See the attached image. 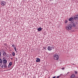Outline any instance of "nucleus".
<instances>
[{
	"instance_id": "aec40b11",
	"label": "nucleus",
	"mask_w": 78,
	"mask_h": 78,
	"mask_svg": "<svg viewBox=\"0 0 78 78\" xmlns=\"http://www.w3.org/2000/svg\"><path fill=\"white\" fill-rule=\"evenodd\" d=\"M9 67H10V62L9 63V65H8L9 68Z\"/></svg>"
},
{
	"instance_id": "a878e982",
	"label": "nucleus",
	"mask_w": 78,
	"mask_h": 78,
	"mask_svg": "<svg viewBox=\"0 0 78 78\" xmlns=\"http://www.w3.org/2000/svg\"><path fill=\"white\" fill-rule=\"evenodd\" d=\"M67 21H65V23H67Z\"/></svg>"
},
{
	"instance_id": "a211bd4d",
	"label": "nucleus",
	"mask_w": 78,
	"mask_h": 78,
	"mask_svg": "<svg viewBox=\"0 0 78 78\" xmlns=\"http://www.w3.org/2000/svg\"><path fill=\"white\" fill-rule=\"evenodd\" d=\"M73 27H75V23H73Z\"/></svg>"
},
{
	"instance_id": "f03ea898",
	"label": "nucleus",
	"mask_w": 78,
	"mask_h": 78,
	"mask_svg": "<svg viewBox=\"0 0 78 78\" xmlns=\"http://www.w3.org/2000/svg\"><path fill=\"white\" fill-rule=\"evenodd\" d=\"M53 58L55 60H58L59 56L58 55H55L53 56Z\"/></svg>"
},
{
	"instance_id": "0eeeda50",
	"label": "nucleus",
	"mask_w": 78,
	"mask_h": 78,
	"mask_svg": "<svg viewBox=\"0 0 78 78\" xmlns=\"http://www.w3.org/2000/svg\"><path fill=\"white\" fill-rule=\"evenodd\" d=\"M73 18L72 17H71L69 19V21H71L72 23H73Z\"/></svg>"
},
{
	"instance_id": "f257e3e1",
	"label": "nucleus",
	"mask_w": 78,
	"mask_h": 78,
	"mask_svg": "<svg viewBox=\"0 0 78 78\" xmlns=\"http://www.w3.org/2000/svg\"><path fill=\"white\" fill-rule=\"evenodd\" d=\"M0 66L1 68H3L5 69V68H7L8 66L6 65L5 63H3V62L0 64Z\"/></svg>"
},
{
	"instance_id": "f3484780",
	"label": "nucleus",
	"mask_w": 78,
	"mask_h": 78,
	"mask_svg": "<svg viewBox=\"0 0 78 78\" xmlns=\"http://www.w3.org/2000/svg\"><path fill=\"white\" fill-rule=\"evenodd\" d=\"M14 49L15 51H16L17 50V49H16V46L14 47Z\"/></svg>"
},
{
	"instance_id": "ddd939ff",
	"label": "nucleus",
	"mask_w": 78,
	"mask_h": 78,
	"mask_svg": "<svg viewBox=\"0 0 78 78\" xmlns=\"http://www.w3.org/2000/svg\"><path fill=\"white\" fill-rule=\"evenodd\" d=\"M74 74L75 75H77L78 74V71H74Z\"/></svg>"
},
{
	"instance_id": "412c9836",
	"label": "nucleus",
	"mask_w": 78,
	"mask_h": 78,
	"mask_svg": "<svg viewBox=\"0 0 78 78\" xmlns=\"http://www.w3.org/2000/svg\"><path fill=\"white\" fill-rule=\"evenodd\" d=\"M12 64V62H10V66H11Z\"/></svg>"
},
{
	"instance_id": "393cba45",
	"label": "nucleus",
	"mask_w": 78,
	"mask_h": 78,
	"mask_svg": "<svg viewBox=\"0 0 78 78\" xmlns=\"http://www.w3.org/2000/svg\"><path fill=\"white\" fill-rule=\"evenodd\" d=\"M55 78L56 77H55V76H54L52 78Z\"/></svg>"
},
{
	"instance_id": "f8f14e48",
	"label": "nucleus",
	"mask_w": 78,
	"mask_h": 78,
	"mask_svg": "<svg viewBox=\"0 0 78 78\" xmlns=\"http://www.w3.org/2000/svg\"><path fill=\"white\" fill-rule=\"evenodd\" d=\"M71 77L72 78H73L74 77H75V74H72L71 76Z\"/></svg>"
},
{
	"instance_id": "5701e85b",
	"label": "nucleus",
	"mask_w": 78,
	"mask_h": 78,
	"mask_svg": "<svg viewBox=\"0 0 78 78\" xmlns=\"http://www.w3.org/2000/svg\"><path fill=\"white\" fill-rule=\"evenodd\" d=\"M1 55H2V54L1 52L0 51V57L1 56Z\"/></svg>"
},
{
	"instance_id": "4be33fe9",
	"label": "nucleus",
	"mask_w": 78,
	"mask_h": 78,
	"mask_svg": "<svg viewBox=\"0 0 78 78\" xmlns=\"http://www.w3.org/2000/svg\"><path fill=\"white\" fill-rule=\"evenodd\" d=\"M61 69H62V70H64V67L62 68Z\"/></svg>"
},
{
	"instance_id": "6ab92c4d",
	"label": "nucleus",
	"mask_w": 78,
	"mask_h": 78,
	"mask_svg": "<svg viewBox=\"0 0 78 78\" xmlns=\"http://www.w3.org/2000/svg\"><path fill=\"white\" fill-rule=\"evenodd\" d=\"M12 47H14H14H16V46H15L14 44H13L12 45Z\"/></svg>"
},
{
	"instance_id": "bb28decb",
	"label": "nucleus",
	"mask_w": 78,
	"mask_h": 78,
	"mask_svg": "<svg viewBox=\"0 0 78 78\" xmlns=\"http://www.w3.org/2000/svg\"><path fill=\"white\" fill-rule=\"evenodd\" d=\"M69 72L67 73V75H69Z\"/></svg>"
},
{
	"instance_id": "4468645a",
	"label": "nucleus",
	"mask_w": 78,
	"mask_h": 78,
	"mask_svg": "<svg viewBox=\"0 0 78 78\" xmlns=\"http://www.w3.org/2000/svg\"><path fill=\"white\" fill-rule=\"evenodd\" d=\"M12 55L13 56H15V52H12Z\"/></svg>"
},
{
	"instance_id": "2eb2a0df",
	"label": "nucleus",
	"mask_w": 78,
	"mask_h": 78,
	"mask_svg": "<svg viewBox=\"0 0 78 78\" xmlns=\"http://www.w3.org/2000/svg\"><path fill=\"white\" fill-rule=\"evenodd\" d=\"M3 62H2V59H1V58H0V63H1V64H2V63Z\"/></svg>"
},
{
	"instance_id": "c85d7f7f",
	"label": "nucleus",
	"mask_w": 78,
	"mask_h": 78,
	"mask_svg": "<svg viewBox=\"0 0 78 78\" xmlns=\"http://www.w3.org/2000/svg\"><path fill=\"white\" fill-rule=\"evenodd\" d=\"M11 59H12V58H11Z\"/></svg>"
},
{
	"instance_id": "20e7f679",
	"label": "nucleus",
	"mask_w": 78,
	"mask_h": 78,
	"mask_svg": "<svg viewBox=\"0 0 78 78\" xmlns=\"http://www.w3.org/2000/svg\"><path fill=\"white\" fill-rule=\"evenodd\" d=\"M66 29L67 30H70L72 29V27L69 26H66Z\"/></svg>"
},
{
	"instance_id": "cd10ccee",
	"label": "nucleus",
	"mask_w": 78,
	"mask_h": 78,
	"mask_svg": "<svg viewBox=\"0 0 78 78\" xmlns=\"http://www.w3.org/2000/svg\"><path fill=\"white\" fill-rule=\"evenodd\" d=\"M8 0V1H9V2H10V0Z\"/></svg>"
},
{
	"instance_id": "b1692460",
	"label": "nucleus",
	"mask_w": 78,
	"mask_h": 78,
	"mask_svg": "<svg viewBox=\"0 0 78 78\" xmlns=\"http://www.w3.org/2000/svg\"><path fill=\"white\" fill-rule=\"evenodd\" d=\"M60 76H57V78H59V77H60Z\"/></svg>"
},
{
	"instance_id": "7ed1b4c3",
	"label": "nucleus",
	"mask_w": 78,
	"mask_h": 78,
	"mask_svg": "<svg viewBox=\"0 0 78 78\" xmlns=\"http://www.w3.org/2000/svg\"><path fill=\"white\" fill-rule=\"evenodd\" d=\"M53 48V46L51 45L50 46H48L47 48V49L48 50V51H51V50H52Z\"/></svg>"
},
{
	"instance_id": "423d86ee",
	"label": "nucleus",
	"mask_w": 78,
	"mask_h": 78,
	"mask_svg": "<svg viewBox=\"0 0 78 78\" xmlns=\"http://www.w3.org/2000/svg\"><path fill=\"white\" fill-rule=\"evenodd\" d=\"M1 4L2 6H5L6 5V2L2 1L1 2Z\"/></svg>"
},
{
	"instance_id": "9b49d317",
	"label": "nucleus",
	"mask_w": 78,
	"mask_h": 78,
	"mask_svg": "<svg viewBox=\"0 0 78 78\" xmlns=\"http://www.w3.org/2000/svg\"><path fill=\"white\" fill-rule=\"evenodd\" d=\"M38 31H41V30H42V28L39 27L37 29Z\"/></svg>"
},
{
	"instance_id": "dca6fc26",
	"label": "nucleus",
	"mask_w": 78,
	"mask_h": 78,
	"mask_svg": "<svg viewBox=\"0 0 78 78\" xmlns=\"http://www.w3.org/2000/svg\"><path fill=\"white\" fill-rule=\"evenodd\" d=\"M9 55H8V54H7L5 56V57L6 58H8L9 57Z\"/></svg>"
},
{
	"instance_id": "9d476101",
	"label": "nucleus",
	"mask_w": 78,
	"mask_h": 78,
	"mask_svg": "<svg viewBox=\"0 0 78 78\" xmlns=\"http://www.w3.org/2000/svg\"><path fill=\"white\" fill-rule=\"evenodd\" d=\"M41 61L40 58H37V60H36V62H39L40 61Z\"/></svg>"
},
{
	"instance_id": "1a4fd4ad",
	"label": "nucleus",
	"mask_w": 78,
	"mask_h": 78,
	"mask_svg": "<svg viewBox=\"0 0 78 78\" xmlns=\"http://www.w3.org/2000/svg\"><path fill=\"white\" fill-rule=\"evenodd\" d=\"M75 20H78V15H76L74 17Z\"/></svg>"
},
{
	"instance_id": "6e6552de",
	"label": "nucleus",
	"mask_w": 78,
	"mask_h": 78,
	"mask_svg": "<svg viewBox=\"0 0 78 78\" xmlns=\"http://www.w3.org/2000/svg\"><path fill=\"white\" fill-rule=\"evenodd\" d=\"M6 55V52L5 51H2V55L5 56Z\"/></svg>"
},
{
	"instance_id": "39448f33",
	"label": "nucleus",
	"mask_w": 78,
	"mask_h": 78,
	"mask_svg": "<svg viewBox=\"0 0 78 78\" xmlns=\"http://www.w3.org/2000/svg\"><path fill=\"white\" fill-rule=\"evenodd\" d=\"M2 62L4 64H6L7 63V61L5 59V57H4L2 59Z\"/></svg>"
}]
</instances>
